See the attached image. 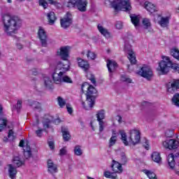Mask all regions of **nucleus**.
<instances>
[{
    "mask_svg": "<svg viewBox=\"0 0 179 179\" xmlns=\"http://www.w3.org/2000/svg\"><path fill=\"white\" fill-rule=\"evenodd\" d=\"M4 31L8 36L16 34L17 30L22 27V20L17 16H10L4 14L2 17Z\"/></svg>",
    "mask_w": 179,
    "mask_h": 179,
    "instance_id": "f257e3e1",
    "label": "nucleus"
},
{
    "mask_svg": "<svg viewBox=\"0 0 179 179\" xmlns=\"http://www.w3.org/2000/svg\"><path fill=\"white\" fill-rule=\"evenodd\" d=\"M69 71V65L64 64L62 62H59L56 66L55 72L52 75L53 81L56 85L59 83H72V79L68 76H64V73ZM63 76V77H62Z\"/></svg>",
    "mask_w": 179,
    "mask_h": 179,
    "instance_id": "f03ea898",
    "label": "nucleus"
},
{
    "mask_svg": "<svg viewBox=\"0 0 179 179\" xmlns=\"http://www.w3.org/2000/svg\"><path fill=\"white\" fill-rule=\"evenodd\" d=\"M162 60L159 63V67L157 71L161 72L162 75H167L170 72V69L173 70L175 73H179V64L173 63L169 57L164 56Z\"/></svg>",
    "mask_w": 179,
    "mask_h": 179,
    "instance_id": "7ed1b4c3",
    "label": "nucleus"
},
{
    "mask_svg": "<svg viewBox=\"0 0 179 179\" xmlns=\"http://www.w3.org/2000/svg\"><path fill=\"white\" fill-rule=\"evenodd\" d=\"M120 134L121 135V140L122 141V143L125 146H128L129 143L130 145H133L134 146H135V145H137V143H139L141 142V131L139 130H130L129 142L127 138V133H125V131L120 130Z\"/></svg>",
    "mask_w": 179,
    "mask_h": 179,
    "instance_id": "20e7f679",
    "label": "nucleus"
},
{
    "mask_svg": "<svg viewBox=\"0 0 179 179\" xmlns=\"http://www.w3.org/2000/svg\"><path fill=\"white\" fill-rule=\"evenodd\" d=\"M81 90L83 93L86 92V100L88 103V106L90 108H93L94 106L96 97L93 96V94H96L97 93V90L93 85L89 84L87 82H85L81 85Z\"/></svg>",
    "mask_w": 179,
    "mask_h": 179,
    "instance_id": "39448f33",
    "label": "nucleus"
},
{
    "mask_svg": "<svg viewBox=\"0 0 179 179\" xmlns=\"http://www.w3.org/2000/svg\"><path fill=\"white\" fill-rule=\"evenodd\" d=\"M105 5H110L114 9L115 15H117L121 9H125L126 12L131 10V3L129 0H105Z\"/></svg>",
    "mask_w": 179,
    "mask_h": 179,
    "instance_id": "423d86ee",
    "label": "nucleus"
},
{
    "mask_svg": "<svg viewBox=\"0 0 179 179\" xmlns=\"http://www.w3.org/2000/svg\"><path fill=\"white\" fill-rule=\"evenodd\" d=\"M67 8H76L80 12L87 10V0H69Z\"/></svg>",
    "mask_w": 179,
    "mask_h": 179,
    "instance_id": "0eeeda50",
    "label": "nucleus"
},
{
    "mask_svg": "<svg viewBox=\"0 0 179 179\" xmlns=\"http://www.w3.org/2000/svg\"><path fill=\"white\" fill-rule=\"evenodd\" d=\"M138 73H140L141 76L142 78H145V79H147V80H150L152 78H153V71H152V69L150 66L144 64L138 71Z\"/></svg>",
    "mask_w": 179,
    "mask_h": 179,
    "instance_id": "6e6552de",
    "label": "nucleus"
},
{
    "mask_svg": "<svg viewBox=\"0 0 179 179\" xmlns=\"http://www.w3.org/2000/svg\"><path fill=\"white\" fill-rule=\"evenodd\" d=\"M166 89L169 93H176L179 89V79H173L166 84Z\"/></svg>",
    "mask_w": 179,
    "mask_h": 179,
    "instance_id": "1a4fd4ad",
    "label": "nucleus"
},
{
    "mask_svg": "<svg viewBox=\"0 0 179 179\" xmlns=\"http://www.w3.org/2000/svg\"><path fill=\"white\" fill-rule=\"evenodd\" d=\"M131 45H124V51L128 54V59L130 61L131 65H135L136 64V57L135 56V52L131 48Z\"/></svg>",
    "mask_w": 179,
    "mask_h": 179,
    "instance_id": "9d476101",
    "label": "nucleus"
},
{
    "mask_svg": "<svg viewBox=\"0 0 179 179\" xmlns=\"http://www.w3.org/2000/svg\"><path fill=\"white\" fill-rule=\"evenodd\" d=\"M51 122H54L56 124V125H58V124H60L61 120L59 118L54 120V117L52 116L46 115H45L43 121V124L44 128H50V124Z\"/></svg>",
    "mask_w": 179,
    "mask_h": 179,
    "instance_id": "9b49d317",
    "label": "nucleus"
},
{
    "mask_svg": "<svg viewBox=\"0 0 179 179\" xmlns=\"http://www.w3.org/2000/svg\"><path fill=\"white\" fill-rule=\"evenodd\" d=\"M38 36L42 47H47V40L48 36H47V32H45V30H44V29H43L41 27H39Z\"/></svg>",
    "mask_w": 179,
    "mask_h": 179,
    "instance_id": "f8f14e48",
    "label": "nucleus"
},
{
    "mask_svg": "<svg viewBox=\"0 0 179 179\" xmlns=\"http://www.w3.org/2000/svg\"><path fill=\"white\" fill-rule=\"evenodd\" d=\"M163 146L165 149H169V150L177 149L178 148V141L174 139H167L163 142Z\"/></svg>",
    "mask_w": 179,
    "mask_h": 179,
    "instance_id": "ddd939ff",
    "label": "nucleus"
},
{
    "mask_svg": "<svg viewBox=\"0 0 179 179\" xmlns=\"http://www.w3.org/2000/svg\"><path fill=\"white\" fill-rule=\"evenodd\" d=\"M59 50L60 51H57V55L63 61H68V58H69V48L68 46L61 47Z\"/></svg>",
    "mask_w": 179,
    "mask_h": 179,
    "instance_id": "4468645a",
    "label": "nucleus"
},
{
    "mask_svg": "<svg viewBox=\"0 0 179 179\" xmlns=\"http://www.w3.org/2000/svg\"><path fill=\"white\" fill-rule=\"evenodd\" d=\"M111 169L115 174H117V173L118 174H121V173L124 171V169H122V165L121 164V163L114 159L112 161Z\"/></svg>",
    "mask_w": 179,
    "mask_h": 179,
    "instance_id": "2eb2a0df",
    "label": "nucleus"
},
{
    "mask_svg": "<svg viewBox=\"0 0 179 179\" xmlns=\"http://www.w3.org/2000/svg\"><path fill=\"white\" fill-rule=\"evenodd\" d=\"M78 66L81 68L85 72H87L90 69V64L89 62L82 59V58H77Z\"/></svg>",
    "mask_w": 179,
    "mask_h": 179,
    "instance_id": "dca6fc26",
    "label": "nucleus"
},
{
    "mask_svg": "<svg viewBox=\"0 0 179 179\" xmlns=\"http://www.w3.org/2000/svg\"><path fill=\"white\" fill-rule=\"evenodd\" d=\"M48 169L49 173L51 174H54V173H58V166L57 164H54L51 159L48 160Z\"/></svg>",
    "mask_w": 179,
    "mask_h": 179,
    "instance_id": "f3484780",
    "label": "nucleus"
},
{
    "mask_svg": "<svg viewBox=\"0 0 179 179\" xmlns=\"http://www.w3.org/2000/svg\"><path fill=\"white\" fill-rule=\"evenodd\" d=\"M144 8L150 13H155V12H157V7H156L155 4L148 1H145L144 3Z\"/></svg>",
    "mask_w": 179,
    "mask_h": 179,
    "instance_id": "a211bd4d",
    "label": "nucleus"
},
{
    "mask_svg": "<svg viewBox=\"0 0 179 179\" xmlns=\"http://www.w3.org/2000/svg\"><path fill=\"white\" fill-rule=\"evenodd\" d=\"M3 110V108H2V105L0 104V114H2ZM7 125H8V119L0 117V132H1V131H3V129L6 128Z\"/></svg>",
    "mask_w": 179,
    "mask_h": 179,
    "instance_id": "6ab92c4d",
    "label": "nucleus"
},
{
    "mask_svg": "<svg viewBox=\"0 0 179 179\" xmlns=\"http://www.w3.org/2000/svg\"><path fill=\"white\" fill-rule=\"evenodd\" d=\"M97 29L99 33H101V34H102V36H104L106 38H111V33H110V31H108L107 29L103 27V26H101L100 24H98Z\"/></svg>",
    "mask_w": 179,
    "mask_h": 179,
    "instance_id": "aec40b11",
    "label": "nucleus"
},
{
    "mask_svg": "<svg viewBox=\"0 0 179 179\" xmlns=\"http://www.w3.org/2000/svg\"><path fill=\"white\" fill-rule=\"evenodd\" d=\"M118 66V64L113 60H107V68L109 73H113L115 69Z\"/></svg>",
    "mask_w": 179,
    "mask_h": 179,
    "instance_id": "412c9836",
    "label": "nucleus"
},
{
    "mask_svg": "<svg viewBox=\"0 0 179 179\" xmlns=\"http://www.w3.org/2000/svg\"><path fill=\"white\" fill-rule=\"evenodd\" d=\"M8 175L10 178L11 179H16V175L17 174V170L13 165L8 164Z\"/></svg>",
    "mask_w": 179,
    "mask_h": 179,
    "instance_id": "4be33fe9",
    "label": "nucleus"
},
{
    "mask_svg": "<svg viewBox=\"0 0 179 179\" xmlns=\"http://www.w3.org/2000/svg\"><path fill=\"white\" fill-rule=\"evenodd\" d=\"M72 23V20L69 17H64L60 20V24L63 29H68Z\"/></svg>",
    "mask_w": 179,
    "mask_h": 179,
    "instance_id": "5701e85b",
    "label": "nucleus"
},
{
    "mask_svg": "<svg viewBox=\"0 0 179 179\" xmlns=\"http://www.w3.org/2000/svg\"><path fill=\"white\" fill-rule=\"evenodd\" d=\"M62 134L63 140L64 142H68L71 140V134L69 133V131H68V129L64 128V127H62Z\"/></svg>",
    "mask_w": 179,
    "mask_h": 179,
    "instance_id": "b1692460",
    "label": "nucleus"
},
{
    "mask_svg": "<svg viewBox=\"0 0 179 179\" xmlns=\"http://www.w3.org/2000/svg\"><path fill=\"white\" fill-rule=\"evenodd\" d=\"M47 18L50 24H54L55 20H57V16H55V13L50 11L47 14Z\"/></svg>",
    "mask_w": 179,
    "mask_h": 179,
    "instance_id": "393cba45",
    "label": "nucleus"
},
{
    "mask_svg": "<svg viewBox=\"0 0 179 179\" xmlns=\"http://www.w3.org/2000/svg\"><path fill=\"white\" fill-rule=\"evenodd\" d=\"M44 84L46 89H49V90H52L54 89V85H52V81L50 78V77H44Z\"/></svg>",
    "mask_w": 179,
    "mask_h": 179,
    "instance_id": "a878e982",
    "label": "nucleus"
},
{
    "mask_svg": "<svg viewBox=\"0 0 179 179\" xmlns=\"http://www.w3.org/2000/svg\"><path fill=\"white\" fill-rule=\"evenodd\" d=\"M168 163L170 169L173 170L176 167V160H174V154H171L168 156Z\"/></svg>",
    "mask_w": 179,
    "mask_h": 179,
    "instance_id": "bb28decb",
    "label": "nucleus"
},
{
    "mask_svg": "<svg viewBox=\"0 0 179 179\" xmlns=\"http://www.w3.org/2000/svg\"><path fill=\"white\" fill-rule=\"evenodd\" d=\"M159 24L161 27H167L169 26V24L170 23V19L169 17H162L161 20L158 22Z\"/></svg>",
    "mask_w": 179,
    "mask_h": 179,
    "instance_id": "cd10ccee",
    "label": "nucleus"
},
{
    "mask_svg": "<svg viewBox=\"0 0 179 179\" xmlns=\"http://www.w3.org/2000/svg\"><path fill=\"white\" fill-rule=\"evenodd\" d=\"M54 5V0H39V6H43V9L48 8V3Z\"/></svg>",
    "mask_w": 179,
    "mask_h": 179,
    "instance_id": "c85d7f7f",
    "label": "nucleus"
},
{
    "mask_svg": "<svg viewBox=\"0 0 179 179\" xmlns=\"http://www.w3.org/2000/svg\"><path fill=\"white\" fill-rule=\"evenodd\" d=\"M170 54L175 59H177V61H179V49L173 47L170 50Z\"/></svg>",
    "mask_w": 179,
    "mask_h": 179,
    "instance_id": "c756f323",
    "label": "nucleus"
},
{
    "mask_svg": "<svg viewBox=\"0 0 179 179\" xmlns=\"http://www.w3.org/2000/svg\"><path fill=\"white\" fill-rule=\"evenodd\" d=\"M13 163L16 166V167H22L24 166V161L20 160V157H14L13 159Z\"/></svg>",
    "mask_w": 179,
    "mask_h": 179,
    "instance_id": "7c9ffc66",
    "label": "nucleus"
},
{
    "mask_svg": "<svg viewBox=\"0 0 179 179\" xmlns=\"http://www.w3.org/2000/svg\"><path fill=\"white\" fill-rule=\"evenodd\" d=\"M151 157L155 163H160V162H162V157L158 152H152Z\"/></svg>",
    "mask_w": 179,
    "mask_h": 179,
    "instance_id": "2f4dec72",
    "label": "nucleus"
},
{
    "mask_svg": "<svg viewBox=\"0 0 179 179\" xmlns=\"http://www.w3.org/2000/svg\"><path fill=\"white\" fill-rule=\"evenodd\" d=\"M103 176L106 177V178L118 179L117 174H115L114 172L111 173L109 171H104Z\"/></svg>",
    "mask_w": 179,
    "mask_h": 179,
    "instance_id": "473e14b6",
    "label": "nucleus"
},
{
    "mask_svg": "<svg viewBox=\"0 0 179 179\" xmlns=\"http://www.w3.org/2000/svg\"><path fill=\"white\" fill-rule=\"evenodd\" d=\"M74 155H76V156H82V155H83V150H82V146L77 145L74 147Z\"/></svg>",
    "mask_w": 179,
    "mask_h": 179,
    "instance_id": "72a5a7b5",
    "label": "nucleus"
},
{
    "mask_svg": "<svg viewBox=\"0 0 179 179\" xmlns=\"http://www.w3.org/2000/svg\"><path fill=\"white\" fill-rule=\"evenodd\" d=\"M97 121H103L106 118V112L104 110H99L96 114Z\"/></svg>",
    "mask_w": 179,
    "mask_h": 179,
    "instance_id": "f704fd0d",
    "label": "nucleus"
},
{
    "mask_svg": "<svg viewBox=\"0 0 179 179\" xmlns=\"http://www.w3.org/2000/svg\"><path fill=\"white\" fill-rule=\"evenodd\" d=\"M143 173L146 174L149 179H157V176H156V173H155L154 172L145 169L143 171Z\"/></svg>",
    "mask_w": 179,
    "mask_h": 179,
    "instance_id": "c9c22d12",
    "label": "nucleus"
},
{
    "mask_svg": "<svg viewBox=\"0 0 179 179\" xmlns=\"http://www.w3.org/2000/svg\"><path fill=\"white\" fill-rule=\"evenodd\" d=\"M172 103L176 107H179V93H176L171 99Z\"/></svg>",
    "mask_w": 179,
    "mask_h": 179,
    "instance_id": "e433bc0d",
    "label": "nucleus"
},
{
    "mask_svg": "<svg viewBox=\"0 0 179 179\" xmlns=\"http://www.w3.org/2000/svg\"><path fill=\"white\" fill-rule=\"evenodd\" d=\"M28 101L31 107H33L34 106V108H36V109L41 108V103H40V102L37 101H30V100H28Z\"/></svg>",
    "mask_w": 179,
    "mask_h": 179,
    "instance_id": "4c0bfd02",
    "label": "nucleus"
},
{
    "mask_svg": "<svg viewBox=\"0 0 179 179\" xmlns=\"http://www.w3.org/2000/svg\"><path fill=\"white\" fill-rule=\"evenodd\" d=\"M131 21L133 24L136 27L139 25V17L137 15H130Z\"/></svg>",
    "mask_w": 179,
    "mask_h": 179,
    "instance_id": "58836bf2",
    "label": "nucleus"
},
{
    "mask_svg": "<svg viewBox=\"0 0 179 179\" xmlns=\"http://www.w3.org/2000/svg\"><path fill=\"white\" fill-rule=\"evenodd\" d=\"M87 57L88 58V59H92L93 61L96 58H97V55H96L94 52H92L91 50H87Z\"/></svg>",
    "mask_w": 179,
    "mask_h": 179,
    "instance_id": "ea45409f",
    "label": "nucleus"
},
{
    "mask_svg": "<svg viewBox=\"0 0 179 179\" xmlns=\"http://www.w3.org/2000/svg\"><path fill=\"white\" fill-rule=\"evenodd\" d=\"M24 156L26 159H29V157H31V149L30 148V145H29V144H27L26 151H24Z\"/></svg>",
    "mask_w": 179,
    "mask_h": 179,
    "instance_id": "a19ab883",
    "label": "nucleus"
},
{
    "mask_svg": "<svg viewBox=\"0 0 179 179\" xmlns=\"http://www.w3.org/2000/svg\"><path fill=\"white\" fill-rule=\"evenodd\" d=\"M57 102L61 108H64V107L66 106V101H65V100H64V99H62L61 96L57 97Z\"/></svg>",
    "mask_w": 179,
    "mask_h": 179,
    "instance_id": "79ce46f5",
    "label": "nucleus"
},
{
    "mask_svg": "<svg viewBox=\"0 0 179 179\" xmlns=\"http://www.w3.org/2000/svg\"><path fill=\"white\" fill-rule=\"evenodd\" d=\"M128 162V159L127 158V155H125V153L122 152L121 154V159L120 163L122 166H125Z\"/></svg>",
    "mask_w": 179,
    "mask_h": 179,
    "instance_id": "37998d69",
    "label": "nucleus"
},
{
    "mask_svg": "<svg viewBox=\"0 0 179 179\" xmlns=\"http://www.w3.org/2000/svg\"><path fill=\"white\" fill-rule=\"evenodd\" d=\"M86 76H87V79H88L89 80H91V83L93 85L96 84V78H94V75H93L90 73H87Z\"/></svg>",
    "mask_w": 179,
    "mask_h": 179,
    "instance_id": "c03bdc74",
    "label": "nucleus"
},
{
    "mask_svg": "<svg viewBox=\"0 0 179 179\" xmlns=\"http://www.w3.org/2000/svg\"><path fill=\"white\" fill-rule=\"evenodd\" d=\"M116 142H117V136H112L109 140V148H111V146H114Z\"/></svg>",
    "mask_w": 179,
    "mask_h": 179,
    "instance_id": "a18cd8bd",
    "label": "nucleus"
},
{
    "mask_svg": "<svg viewBox=\"0 0 179 179\" xmlns=\"http://www.w3.org/2000/svg\"><path fill=\"white\" fill-rule=\"evenodd\" d=\"M143 26H145V29L150 27L151 26L150 20L148 18H144L143 20Z\"/></svg>",
    "mask_w": 179,
    "mask_h": 179,
    "instance_id": "49530a36",
    "label": "nucleus"
},
{
    "mask_svg": "<svg viewBox=\"0 0 179 179\" xmlns=\"http://www.w3.org/2000/svg\"><path fill=\"white\" fill-rule=\"evenodd\" d=\"M120 80L122 82H127V83H132V80L129 78H127L125 75H122Z\"/></svg>",
    "mask_w": 179,
    "mask_h": 179,
    "instance_id": "de8ad7c7",
    "label": "nucleus"
},
{
    "mask_svg": "<svg viewBox=\"0 0 179 179\" xmlns=\"http://www.w3.org/2000/svg\"><path fill=\"white\" fill-rule=\"evenodd\" d=\"M22 104H23V101L22 100H18L17 101L16 110L17 113H20V110H22Z\"/></svg>",
    "mask_w": 179,
    "mask_h": 179,
    "instance_id": "09e8293b",
    "label": "nucleus"
},
{
    "mask_svg": "<svg viewBox=\"0 0 179 179\" xmlns=\"http://www.w3.org/2000/svg\"><path fill=\"white\" fill-rule=\"evenodd\" d=\"M173 135H174V133L173 132V130H166L165 131V136L166 138H172Z\"/></svg>",
    "mask_w": 179,
    "mask_h": 179,
    "instance_id": "8fccbe9b",
    "label": "nucleus"
},
{
    "mask_svg": "<svg viewBox=\"0 0 179 179\" xmlns=\"http://www.w3.org/2000/svg\"><path fill=\"white\" fill-rule=\"evenodd\" d=\"M43 131H44V129H39L35 131V133L36 134V136H38V138H41V136H43Z\"/></svg>",
    "mask_w": 179,
    "mask_h": 179,
    "instance_id": "3c124183",
    "label": "nucleus"
},
{
    "mask_svg": "<svg viewBox=\"0 0 179 179\" xmlns=\"http://www.w3.org/2000/svg\"><path fill=\"white\" fill-rule=\"evenodd\" d=\"M99 124V132H103L104 131V122L103 121H98Z\"/></svg>",
    "mask_w": 179,
    "mask_h": 179,
    "instance_id": "603ef678",
    "label": "nucleus"
},
{
    "mask_svg": "<svg viewBox=\"0 0 179 179\" xmlns=\"http://www.w3.org/2000/svg\"><path fill=\"white\" fill-rule=\"evenodd\" d=\"M66 110L67 112L69 113V114H72V113H73V108H72V107H71V104L69 103H66Z\"/></svg>",
    "mask_w": 179,
    "mask_h": 179,
    "instance_id": "864d4df0",
    "label": "nucleus"
},
{
    "mask_svg": "<svg viewBox=\"0 0 179 179\" xmlns=\"http://www.w3.org/2000/svg\"><path fill=\"white\" fill-rule=\"evenodd\" d=\"M14 132H13V130L12 129H10L8 131V138H12V141H13V139H15V136H14Z\"/></svg>",
    "mask_w": 179,
    "mask_h": 179,
    "instance_id": "5fc2aeb1",
    "label": "nucleus"
},
{
    "mask_svg": "<svg viewBox=\"0 0 179 179\" xmlns=\"http://www.w3.org/2000/svg\"><path fill=\"white\" fill-rule=\"evenodd\" d=\"M122 22H121V21H117L116 22L115 24V27L116 29H118V30H121V29H122Z\"/></svg>",
    "mask_w": 179,
    "mask_h": 179,
    "instance_id": "6e6d98bb",
    "label": "nucleus"
},
{
    "mask_svg": "<svg viewBox=\"0 0 179 179\" xmlns=\"http://www.w3.org/2000/svg\"><path fill=\"white\" fill-rule=\"evenodd\" d=\"M48 143L51 150H54L55 149V145L54 144V141H48Z\"/></svg>",
    "mask_w": 179,
    "mask_h": 179,
    "instance_id": "4d7b16f0",
    "label": "nucleus"
},
{
    "mask_svg": "<svg viewBox=\"0 0 179 179\" xmlns=\"http://www.w3.org/2000/svg\"><path fill=\"white\" fill-rule=\"evenodd\" d=\"M59 155H60V156H64V155H66V149H65V148L60 149Z\"/></svg>",
    "mask_w": 179,
    "mask_h": 179,
    "instance_id": "13d9d810",
    "label": "nucleus"
},
{
    "mask_svg": "<svg viewBox=\"0 0 179 179\" xmlns=\"http://www.w3.org/2000/svg\"><path fill=\"white\" fill-rule=\"evenodd\" d=\"M145 149H146V150H149V141L148 140H145V144L143 145Z\"/></svg>",
    "mask_w": 179,
    "mask_h": 179,
    "instance_id": "bf43d9fd",
    "label": "nucleus"
},
{
    "mask_svg": "<svg viewBox=\"0 0 179 179\" xmlns=\"http://www.w3.org/2000/svg\"><path fill=\"white\" fill-rule=\"evenodd\" d=\"M19 146H20V148H24V140H21L20 141Z\"/></svg>",
    "mask_w": 179,
    "mask_h": 179,
    "instance_id": "052dcab7",
    "label": "nucleus"
},
{
    "mask_svg": "<svg viewBox=\"0 0 179 179\" xmlns=\"http://www.w3.org/2000/svg\"><path fill=\"white\" fill-rule=\"evenodd\" d=\"M17 48H18V50H22V48H23V45H22V44L20 43H17Z\"/></svg>",
    "mask_w": 179,
    "mask_h": 179,
    "instance_id": "680f3d73",
    "label": "nucleus"
},
{
    "mask_svg": "<svg viewBox=\"0 0 179 179\" xmlns=\"http://www.w3.org/2000/svg\"><path fill=\"white\" fill-rule=\"evenodd\" d=\"M118 117V122L120 123V124H121V122H122V117H121V116H120V115H118L117 116Z\"/></svg>",
    "mask_w": 179,
    "mask_h": 179,
    "instance_id": "e2e57ef3",
    "label": "nucleus"
},
{
    "mask_svg": "<svg viewBox=\"0 0 179 179\" xmlns=\"http://www.w3.org/2000/svg\"><path fill=\"white\" fill-rule=\"evenodd\" d=\"M38 72L36 71V69H34V71H32V75H34V76H36L37 75Z\"/></svg>",
    "mask_w": 179,
    "mask_h": 179,
    "instance_id": "0e129e2a",
    "label": "nucleus"
},
{
    "mask_svg": "<svg viewBox=\"0 0 179 179\" xmlns=\"http://www.w3.org/2000/svg\"><path fill=\"white\" fill-rule=\"evenodd\" d=\"M9 139L8 138V137H4L3 138V141L4 142H7Z\"/></svg>",
    "mask_w": 179,
    "mask_h": 179,
    "instance_id": "69168bd1",
    "label": "nucleus"
},
{
    "mask_svg": "<svg viewBox=\"0 0 179 179\" xmlns=\"http://www.w3.org/2000/svg\"><path fill=\"white\" fill-rule=\"evenodd\" d=\"M8 3H12V0H7Z\"/></svg>",
    "mask_w": 179,
    "mask_h": 179,
    "instance_id": "338daca9",
    "label": "nucleus"
},
{
    "mask_svg": "<svg viewBox=\"0 0 179 179\" xmlns=\"http://www.w3.org/2000/svg\"><path fill=\"white\" fill-rule=\"evenodd\" d=\"M175 156H176V157H179V153H176V154L175 155Z\"/></svg>",
    "mask_w": 179,
    "mask_h": 179,
    "instance_id": "774afa93",
    "label": "nucleus"
}]
</instances>
